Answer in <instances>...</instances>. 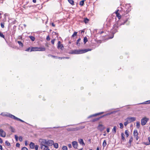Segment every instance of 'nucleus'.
Listing matches in <instances>:
<instances>
[{
    "label": "nucleus",
    "mask_w": 150,
    "mask_h": 150,
    "mask_svg": "<svg viewBox=\"0 0 150 150\" xmlns=\"http://www.w3.org/2000/svg\"><path fill=\"white\" fill-rule=\"evenodd\" d=\"M124 134L123 133H121V139L122 140V141H124L125 140V138L124 137Z\"/></svg>",
    "instance_id": "obj_22"
},
{
    "label": "nucleus",
    "mask_w": 150,
    "mask_h": 150,
    "mask_svg": "<svg viewBox=\"0 0 150 150\" xmlns=\"http://www.w3.org/2000/svg\"><path fill=\"white\" fill-rule=\"evenodd\" d=\"M72 145L73 147L75 149H77L78 143L77 142L74 141L72 142Z\"/></svg>",
    "instance_id": "obj_14"
},
{
    "label": "nucleus",
    "mask_w": 150,
    "mask_h": 150,
    "mask_svg": "<svg viewBox=\"0 0 150 150\" xmlns=\"http://www.w3.org/2000/svg\"><path fill=\"white\" fill-rule=\"evenodd\" d=\"M1 115L3 116L8 117L11 118L13 119L14 115L8 112H2Z\"/></svg>",
    "instance_id": "obj_3"
},
{
    "label": "nucleus",
    "mask_w": 150,
    "mask_h": 150,
    "mask_svg": "<svg viewBox=\"0 0 150 150\" xmlns=\"http://www.w3.org/2000/svg\"><path fill=\"white\" fill-rule=\"evenodd\" d=\"M55 39H52V40L51 41V42L52 44L53 45H54V41H55Z\"/></svg>",
    "instance_id": "obj_46"
},
{
    "label": "nucleus",
    "mask_w": 150,
    "mask_h": 150,
    "mask_svg": "<svg viewBox=\"0 0 150 150\" xmlns=\"http://www.w3.org/2000/svg\"><path fill=\"white\" fill-rule=\"evenodd\" d=\"M68 146L70 148H71L72 147L71 145V144H68Z\"/></svg>",
    "instance_id": "obj_54"
},
{
    "label": "nucleus",
    "mask_w": 150,
    "mask_h": 150,
    "mask_svg": "<svg viewBox=\"0 0 150 150\" xmlns=\"http://www.w3.org/2000/svg\"><path fill=\"white\" fill-rule=\"evenodd\" d=\"M88 41L87 38L86 37H85L83 38V42L84 44H85L86 42Z\"/></svg>",
    "instance_id": "obj_38"
},
{
    "label": "nucleus",
    "mask_w": 150,
    "mask_h": 150,
    "mask_svg": "<svg viewBox=\"0 0 150 150\" xmlns=\"http://www.w3.org/2000/svg\"><path fill=\"white\" fill-rule=\"evenodd\" d=\"M150 104V100H147L146 101L144 102H143L142 103H139V104Z\"/></svg>",
    "instance_id": "obj_21"
},
{
    "label": "nucleus",
    "mask_w": 150,
    "mask_h": 150,
    "mask_svg": "<svg viewBox=\"0 0 150 150\" xmlns=\"http://www.w3.org/2000/svg\"><path fill=\"white\" fill-rule=\"evenodd\" d=\"M0 37L5 39L4 35L1 32H0Z\"/></svg>",
    "instance_id": "obj_42"
},
{
    "label": "nucleus",
    "mask_w": 150,
    "mask_h": 150,
    "mask_svg": "<svg viewBox=\"0 0 150 150\" xmlns=\"http://www.w3.org/2000/svg\"><path fill=\"white\" fill-rule=\"evenodd\" d=\"M81 39L80 38H79L77 40L76 42V45L78 46H79L80 45V43L79 42Z\"/></svg>",
    "instance_id": "obj_20"
},
{
    "label": "nucleus",
    "mask_w": 150,
    "mask_h": 150,
    "mask_svg": "<svg viewBox=\"0 0 150 150\" xmlns=\"http://www.w3.org/2000/svg\"><path fill=\"white\" fill-rule=\"evenodd\" d=\"M116 16L119 19H120L121 18V16L120 13L116 14Z\"/></svg>",
    "instance_id": "obj_33"
},
{
    "label": "nucleus",
    "mask_w": 150,
    "mask_h": 150,
    "mask_svg": "<svg viewBox=\"0 0 150 150\" xmlns=\"http://www.w3.org/2000/svg\"><path fill=\"white\" fill-rule=\"evenodd\" d=\"M54 144V141L51 140H46V146H51Z\"/></svg>",
    "instance_id": "obj_9"
},
{
    "label": "nucleus",
    "mask_w": 150,
    "mask_h": 150,
    "mask_svg": "<svg viewBox=\"0 0 150 150\" xmlns=\"http://www.w3.org/2000/svg\"><path fill=\"white\" fill-rule=\"evenodd\" d=\"M30 47H28V48H27L25 51H30Z\"/></svg>",
    "instance_id": "obj_56"
},
{
    "label": "nucleus",
    "mask_w": 150,
    "mask_h": 150,
    "mask_svg": "<svg viewBox=\"0 0 150 150\" xmlns=\"http://www.w3.org/2000/svg\"><path fill=\"white\" fill-rule=\"evenodd\" d=\"M119 11V9H117L115 12V14L119 13L118 11Z\"/></svg>",
    "instance_id": "obj_61"
},
{
    "label": "nucleus",
    "mask_w": 150,
    "mask_h": 150,
    "mask_svg": "<svg viewBox=\"0 0 150 150\" xmlns=\"http://www.w3.org/2000/svg\"><path fill=\"white\" fill-rule=\"evenodd\" d=\"M107 24L108 26H110L112 22V20L110 19V17H109L107 19Z\"/></svg>",
    "instance_id": "obj_12"
},
{
    "label": "nucleus",
    "mask_w": 150,
    "mask_h": 150,
    "mask_svg": "<svg viewBox=\"0 0 150 150\" xmlns=\"http://www.w3.org/2000/svg\"><path fill=\"white\" fill-rule=\"evenodd\" d=\"M140 122H136V127L137 128H139L140 127Z\"/></svg>",
    "instance_id": "obj_30"
},
{
    "label": "nucleus",
    "mask_w": 150,
    "mask_h": 150,
    "mask_svg": "<svg viewBox=\"0 0 150 150\" xmlns=\"http://www.w3.org/2000/svg\"><path fill=\"white\" fill-rule=\"evenodd\" d=\"M84 0H82L80 2L79 4L81 6H83L84 4Z\"/></svg>",
    "instance_id": "obj_32"
},
{
    "label": "nucleus",
    "mask_w": 150,
    "mask_h": 150,
    "mask_svg": "<svg viewBox=\"0 0 150 150\" xmlns=\"http://www.w3.org/2000/svg\"><path fill=\"white\" fill-rule=\"evenodd\" d=\"M63 150H67V147L66 146H63L62 147Z\"/></svg>",
    "instance_id": "obj_39"
},
{
    "label": "nucleus",
    "mask_w": 150,
    "mask_h": 150,
    "mask_svg": "<svg viewBox=\"0 0 150 150\" xmlns=\"http://www.w3.org/2000/svg\"><path fill=\"white\" fill-rule=\"evenodd\" d=\"M79 129V128L78 127L71 128V131H77Z\"/></svg>",
    "instance_id": "obj_24"
},
{
    "label": "nucleus",
    "mask_w": 150,
    "mask_h": 150,
    "mask_svg": "<svg viewBox=\"0 0 150 150\" xmlns=\"http://www.w3.org/2000/svg\"><path fill=\"white\" fill-rule=\"evenodd\" d=\"M46 40L47 41H49L50 40V37L49 36H47V37L46 38Z\"/></svg>",
    "instance_id": "obj_55"
},
{
    "label": "nucleus",
    "mask_w": 150,
    "mask_h": 150,
    "mask_svg": "<svg viewBox=\"0 0 150 150\" xmlns=\"http://www.w3.org/2000/svg\"><path fill=\"white\" fill-rule=\"evenodd\" d=\"M5 143L6 146H11V144L8 141H6L5 142Z\"/></svg>",
    "instance_id": "obj_29"
},
{
    "label": "nucleus",
    "mask_w": 150,
    "mask_h": 150,
    "mask_svg": "<svg viewBox=\"0 0 150 150\" xmlns=\"http://www.w3.org/2000/svg\"><path fill=\"white\" fill-rule=\"evenodd\" d=\"M17 42L20 46H21V47H23V45L21 42L20 41H18Z\"/></svg>",
    "instance_id": "obj_31"
},
{
    "label": "nucleus",
    "mask_w": 150,
    "mask_h": 150,
    "mask_svg": "<svg viewBox=\"0 0 150 150\" xmlns=\"http://www.w3.org/2000/svg\"><path fill=\"white\" fill-rule=\"evenodd\" d=\"M105 128V127L102 124H99L97 127L98 129L101 132L103 131Z\"/></svg>",
    "instance_id": "obj_10"
},
{
    "label": "nucleus",
    "mask_w": 150,
    "mask_h": 150,
    "mask_svg": "<svg viewBox=\"0 0 150 150\" xmlns=\"http://www.w3.org/2000/svg\"><path fill=\"white\" fill-rule=\"evenodd\" d=\"M30 148L31 149H33L34 148V146H35V144L34 143L31 142L29 145Z\"/></svg>",
    "instance_id": "obj_18"
},
{
    "label": "nucleus",
    "mask_w": 150,
    "mask_h": 150,
    "mask_svg": "<svg viewBox=\"0 0 150 150\" xmlns=\"http://www.w3.org/2000/svg\"><path fill=\"white\" fill-rule=\"evenodd\" d=\"M35 150H38V145H35Z\"/></svg>",
    "instance_id": "obj_47"
},
{
    "label": "nucleus",
    "mask_w": 150,
    "mask_h": 150,
    "mask_svg": "<svg viewBox=\"0 0 150 150\" xmlns=\"http://www.w3.org/2000/svg\"><path fill=\"white\" fill-rule=\"evenodd\" d=\"M113 131H114L115 132V133L116 132V127L114 126L113 127Z\"/></svg>",
    "instance_id": "obj_52"
},
{
    "label": "nucleus",
    "mask_w": 150,
    "mask_h": 150,
    "mask_svg": "<svg viewBox=\"0 0 150 150\" xmlns=\"http://www.w3.org/2000/svg\"><path fill=\"white\" fill-rule=\"evenodd\" d=\"M77 32H74L73 34L72 35V37H74L75 36H76L77 35Z\"/></svg>",
    "instance_id": "obj_41"
},
{
    "label": "nucleus",
    "mask_w": 150,
    "mask_h": 150,
    "mask_svg": "<svg viewBox=\"0 0 150 150\" xmlns=\"http://www.w3.org/2000/svg\"><path fill=\"white\" fill-rule=\"evenodd\" d=\"M133 139V138L132 137H131L129 139V140L128 142L129 144L131 145V142L132 141Z\"/></svg>",
    "instance_id": "obj_26"
},
{
    "label": "nucleus",
    "mask_w": 150,
    "mask_h": 150,
    "mask_svg": "<svg viewBox=\"0 0 150 150\" xmlns=\"http://www.w3.org/2000/svg\"><path fill=\"white\" fill-rule=\"evenodd\" d=\"M114 25H113V37H114V34L117 31V29H115L114 28Z\"/></svg>",
    "instance_id": "obj_35"
},
{
    "label": "nucleus",
    "mask_w": 150,
    "mask_h": 150,
    "mask_svg": "<svg viewBox=\"0 0 150 150\" xmlns=\"http://www.w3.org/2000/svg\"><path fill=\"white\" fill-rule=\"evenodd\" d=\"M6 136V132L2 129L0 128V136L4 137Z\"/></svg>",
    "instance_id": "obj_11"
},
{
    "label": "nucleus",
    "mask_w": 150,
    "mask_h": 150,
    "mask_svg": "<svg viewBox=\"0 0 150 150\" xmlns=\"http://www.w3.org/2000/svg\"><path fill=\"white\" fill-rule=\"evenodd\" d=\"M135 138H136V140H137L139 138V137L138 136H135V137H134Z\"/></svg>",
    "instance_id": "obj_58"
},
{
    "label": "nucleus",
    "mask_w": 150,
    "mask_h": 150,
    "mask_svg": "<svg viewBox=\"0 0 150 150\" xmlns=\"http://www.w3.org/2000/svg\"><path fill=\"white\" fill-rule=\"evenodd\" d=\"M128 19V18H126L124 20V22L122 23H121V25H122L124 24L127 21Z\"/></svg>",
    "instance_id": "obj_34"
},
{
    "label": "nucleus",
    "mask_w": 150,
    "mask_h": 150,
    "mask_svg": "<svg viewBox=\"0 0 150 150\" xmlns=\"http://www.w3.org/2000/svg\"><path fill=\"white\" fill-rule=\"evenodd\" d=\"M144 144H145L146 145H149L150 143L149 142H144Z\"/></svg>",
    "instance_id": "obj_50"
},
{
    "label": "nucleus",
    "mask_w": 150,
    "mask_h": 150,
    "mask_svg": "<svg viewBox=\"0 0 150 150\" xmlns=\"http://www.w3.org/2000/svg\"><path fill=\"white\" fill-rule=\"evenodd\" d=\"M91 49H79V50H72L70 54H83L91 50Z\"/></svg>",
    "instance_id": "obj_1"
},
{
    "label": "nucleus",
    "mask_w": 150,
    "mask_h": 150,
    "mask_svg": "<svg viewBox=\"0 0 150 150\" xmlns=\"http://www.w3.org/2000/svg\"><path fill=\"white\" fill-rule=\"evenodd\" d=\"M14 136L16 141H18V136L17 135H15Z\"/></svg>",
    "instance_id": "obj_49"
},
{
    "label": "nucleus",
    "mask_w": 150,
    "mask_h": 150,
    "mask_svg": "<svg viewBox=\"0 0 150 150\" xmlns=\"http://www.w3.org/2000/svg\"><path fill=\"white\" fill-rule=\"evenodd\" d=\"M104 112H100V113H96V114H93V115H91L90 116H88V118H90L92 117H94V116H97V115H100L101 114H102Z\"/></svg>",
    "instance_id": "obj_15"
},
{
    "label": "nucleus",
    "mask_w": 150,
    "mask_h": 150,
    "mask_svg": "<svg viewBox=\"0 0 150 150\" xmlns=\"http://www.w3.org/2000/svg\"><path fill=\"white\" fill-rule=\"evenodd\" d=\"M57 47L58 49H59V48H60L62 50L63 49V48H64V46H63V45L62 44H61V42L59 41H58V42L57 43Z\"/></svg>",
    "instance_id": "obj_13"
},
{
    "label": "nucleus",
    "mask_w": 150,
    "mask_h": 150,
    "mask_svg": "<svg viewBox=\"0 0 150 150\" xmlns=\"http://www.w3.org/2000/svg\"><path fill=\"white\" fill-rule=\"evenodd\" d=\"M21 150H28V149L25 147H23L22 148Z\"/></svg>",
    "instance_id": "obj_48"
},
{
    "label": "nucleus",
    "mask_w": 150,
    "mask_h": 150,
    "mask_svg": "<svg viewBox=\"0 0 150 150\" xmlns=\"http://www.w3.org/2000/svg\"><path fill=\"white\" fill-rule=\"evenodd\" d=\"M40 145V148L41 149H42L43 148V146H45H45H45V145H44V146H42V145Z\"/></svg>",
    "instance_id": "obj_57"
},
{
    "label": "nucleus",
    "mask_w": 150,
    "mask_h": 150,
    "mask_svg": "<svg viewBox=\"0 0 150 150\" xmlns=\"http://www.w3.org/2000/svg\"><path fill=\"white\" fill-rule=\"evenodd\" d=\"M44 150H50L49 149V147L47 146H45V147L44 148Z\"/></svg>",
    "instance_id": "obj_45"
},
{
    "label": "nucleus",
    "mask_w": 150,
    "mask_h": 150,
    "mask_svg": "<svg viewBox=\"0 0 150 150\" xmlns=\"http://www.w3.org/2000/svg\"><path fill=\"white\" fill-rule=\"evenodd\" d=\"M149 118L146 117H144L141 120V124L142 126L145 125L149 120Z\"/></svg>",
    "instance_id": "obj_4"
},
{
    "label": "nucleus",
    "mask_w": 150,
    "mask_h": 150,
    "mask_svg": "<svg viewBox=\"0 0 150 150\" xmlns=\"http://www.w3.org/2000/svg\"><path fill=\"white\" fill-rule=\"evenodd\" d=\"M125 134L126 136V137H128L129 135V131L127 130H126L125 131Z\"/></svg>",
    "instance_id": "obj_28"
},
{
    "label": "nucleus",
    "mask_w": 150,
    "mask_h": 150,
    "mask_svg": "<svg viewBox=\"0 0 150 150\" xmlns=\"http://www.w3.org/2000/svg\"><path fill=\"white\" fill-rule=\"evenodd\" d=\"M106 141L105 140H104L103 141V147H104L105 146H106Z\"/></svg>",
    "instance_id": "obj_36"
},
{
    "label": "nucleus",
    "mask_w": 150,
    "mask_h": 150,
    "mask_svg": "<svg viewBox=\"0 0 150 150\" xmlns=\"http://www.w3.org/2000/svg\"><path fill=\"white\" fill-rule=\"evenodd\" d=\"M131 6H130L129 4H127L126 6L125 10H124V11H126V13H128L131 11Z\"/></svg>",
    "instance_id": "obj_8"
},
{
    "label": "nucleus",
    "mask_w": 150,
    "mask_h": 150,
    "mask_svg": "<svg viewBox=\"0 0 150 150\" xmlns=\"http://www.w3.org/2000/svg\"><path fill=\"white\" fill-rule=\"evenodd\" d=\"M133 134L134 137H135V136L138 135V133L137 130H134Z\"/></svg>",
    "instance_id": "obj_19"
},
{
    "label": "nucleus",
    "mask_w": 150,
    "mask_h": 150,
    "mask_svg": "<svg viewBox=\"0 0 150 150\" xmlns=\"http://www.w3.org/2000/svg\"><path fill=\"white\" fill-rule=\"evenodd\" d=\"M45 48L44 47H32L31 48L30 52L41 51H44L45 50Z\"/></svg>",
    "instance_id": "obj_2"
},
{
    "label": "nucleus",
    "mask_w": 150,
    "mask_h": 150,
    "mask_svg": "<svg viewBox=\"0 0 150 150\" xmlns=\"http://www.w3.org/2000/svg\"><path fill=\"white\" fill-rule=\"evenodd\" d=\"M48 56H51L52 57H54V58H56L57 57L56 56H53L52 55H50V54H49L48 55Z\"/></svg>",
    "instance_id": "obj_60"
},
{
    "label": "nucleus",
    "mask_w": 150,
    "mask_h": 150,
    "mask_svg": "<svg viewBox=\"0 0 150 150\" xmlns=\"http://www.w3.org/2000/svg\"><path fill=\"white\" fill-rule=\"evenodd\" d=\"M40 144L42 146H46V140L42 139H40L39 140Z\"/></svg>",
    "instance_id": "obj_6"
},
{
    "label": "nucleus",
    "mask_w": 150,
    "mask_h": 150,
    "mask_svg": "<svg viewBox=\"0 0 150 150\" xmlns=\"http://www.w3.org/2000/svg\"><path fill=\"white\" fill-rule=\"evenodd\" d=\"M3 143V141L2 139L0 138V143L2 144Z\"/></svg>",
    "instance_id": "obj_62"
},
{
    "label": "nucleus",
    "mask_w": 150,
    "mask_h": 150,
    "mask_svg": "<svg viewBox=\"0 0 150 150\" xmlns=\"http://www.w3.org/2000/svg\"><path fill=\"white\" fill-rule=\"evenodd\" d=\"M89 19L87 18H86L84 19V22L85 23H88L89 21Z\"/></svg>",
    "instance_id": "obj_27"
},
{
    "label": "nucleus",
    "mask_w": 150,
    "mask_h": 150,
    "mask_svg": "<svg viewBox=\"0 0 150 150\" xmlns=\"http://www.w3.org/2000/svg\"><path fill=\"white\" fill-rule=\"evenodd\" d=\"M129 123L128 122V121L127 120V121L124 122V125L125 126H126Z\"/></svg>",
    "instance_id": "obj_43"
},
{
    "label": "nucleus",
    "mask_w": 150,
    "mask_h": 150,
    "mask_svg": "<svg viewBox=\"0 0 150 150\" xmlns=\"http://www.w3.org/2000/svg\"><path fill=\"white\" fill-rule=\"evenodd\" d=\"M119 125L120 126V128L121 129H122L123 127V124L122 123H120L119 124Z\"/></svg>",
    "instance_id": "obj_40"
},
{
    "label": "nucleus",
    "mask_w": 150,
    "mask_h": 150,
    "mask_svg": "<svg viewBox=\"0 0 150 150\" xmlns=\"http://www.w3.org/2000/svg\"><path fill=\"white\" fill-rule=\"evenodd\" d=\"M69 2L71 5L74 4V2L73 0H68Z\"/></svg>",
    "instance_id": "obj_25"
},
{
    "label": "nucleus",
    "mask_w": 150,
    "mask_h": 150,
    "mask_svg": "<svg viewBox=\"0 0 150 150\" xmlns=\"http://www.w3.org/2000/svg\"><path fill=\"white\" fill-rule=\"evenodd\" d=\"M52 26L53 27H55V25L53 23H52L51 24Z\"/></svg>",
    "instance_id": "obj_63"
},
{
    "label": "nucleus",
    "mask_w": 150,
    "mask_h": 150,
    "mask_svg": "<svg viewBox=\"0 0 150 150\" xmlns=\"http://www.w3.org/2000/svg\"><path fill=\"white\" fill-rule=\"evenodd\" d=\"M127 120L128 122L130 123L135 121L136 120V118L134 117H128L125 119V120Z\"/></svg>",
    "instance_id": "obj_7"
},
{
    "label": "nucleus",
    "mask_w": 150,
    "mask_h": 150,
    "mask_svg": "<svg viewBox=\"0 0 150 150\" xmlns=\"http://www.w3.org/2000/svg\"><path fill=\"white\" fill-rule=\"evenodd\" d=\"M18 138L20 141L21 142L23 141V137L22 136H19Z\"/></svg>",
    "instance_id": "obj_44"
},
{
    "label": "nucleus",
    "mask_w": 150,
    "mask_h": 150,
    "mask_svg": "<svg viewBox=\"0 0 150 150\" xmlns=\"http://www.w3.org/2000/svg\"><path fill=\"white\" fill-rule=\"evenodd\" d=\"M78 141L79 143L81 144L82 145V146H85V144L83 142V140L82 139H78Z\"/></svg>",
    "instance_id": "obj_16"
},
{
    "label": "nucleus",
    "mask_w": 150,
    "mask_h": 150,
    "mask_svg": "<svg viewBox=\"0 0 150 150\" xmlns=\"http://www.w3.org/2000/svg\"><path fill=\"white\" fill-rule=\"evenodd\" d=\"M25 146H26L28 145V143H27V141H25Z\"/></svg>",
    "instance_id": "obj_64"
},
{
    "label": "nucleus",
    "mask_w": 150,
    "mask_h": 150,
    "mask_svg": "<svg viewBox=\"0 0 150 150\" xmlns=\"http://www.w3.org/2000/svg\"><path fill=\"white\" fill-rule=\"evenodd\" d=\"M112 113V111L111 112H110V113H108L107 114L103 115V116H100V117H97V118H96L93 119V120L92 121L93 122H94L95 121H97V120H98L100 118H102V117H103L104 116H107V115H110V114H111Z\"/></svg>",
    "instance_id": "obj_5"
},
{
    "label": "nucleus",
    "mask_w": 150,
    "mask_h": 150,
    "mask_svg": "<svg viewBox=\"0 0 150 150\" xmlns=\"http://www.w3.org/2000/svg\"><path fill=\"white\" fill-rule=\"evenodd\" d=\"M16 146L18 147H19L20 146V144L19 143H17L16 144Z\"/></svg>",
    "instance_id": "obj_53"
},
{
    "label": "nucleus",
    "mask_w": 150,
    "mask_h": 150,
    "mask_svg": "<svg viewBox=\"0 0 150 150\" xmlns=\"http://www.w3.org/2000/svg\"><path fill=\"white\" fill-rule=\"evenodd\" d=\"M13 119H15V120H17L18 121H21V122H25L23 120L20 119L19 118H18L17 117H16L15 116H14V117H13Z\"/></svg>",
    "instance_id": "obj_17"
},
{
    "label": "nucleus",
    "mask_w": 150,
    "mask_h": 150,
    "mask_svg": "<svg viewBox=\"0 0 150 150\" xmlns=\"http://www.w3.org/2000/svg\"><path fill=\"white\" fill-rule=\"evenodd\" d=\"M119 111V110H113V114L114 113H115L117 112H118V111Z\"/></svg>",
    "instance_id": "obj_59"
},
{
    "label": "nucleus",
    "mask_w": 150,
    "mask_h": 150,
    "mask_svg": "<svg viewBox=\"0 0 150 150\" xmlns=\"http://www.w3.org/2000/svg\"><path fill=\"white\" fill-rule=\"evenodd\" d=\"M29 37L32 41H34L35 40V38L34 36H29Z\"/></svg>",
    "instance_id": "obj_23"
},
{
    "label": "nucleus",
    "mask_w": 150,
    "mask_h": 150,
    "mask_svg": "<svg viewBox=\"0 0 150 150\" xmlns=\"http://www.w3.org/2000/svg\"><path fill=\"white\" fill-rule=\"evenodd\" d=\"M53 145H54V146L55 148H57L58 147V145L57 143H56L54 144V143Z\"/></svg>",
    "instance_id": "obj_37"
},
{
    "label": "nucleus",
    "mask_w": 150,
    "mask_h": 150,
    "mask_svg": "<svg viewBox=\"0 0 150 150\" xmlns=\"http://www.w3.org/2000/svg\"><path fill=\"white\" fill-rule=\"evenodd\" d=\"M4 23H1V28H4Z\"/></svg>",
    "instance_id": "obj_51"
}]
</instances>
